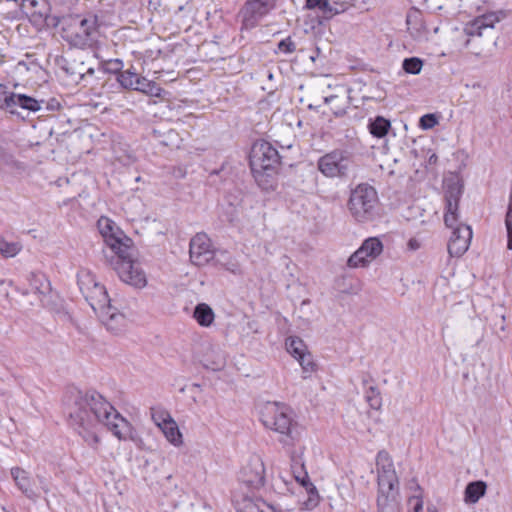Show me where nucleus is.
<instances>
[{
	"label": "nucleus",
	"mask_w": 512,
	"mask_h": 512,
	"mask_svg": "<svg viewBox=\"0 0 512 512\" xmlns=\"http://www.w3.org/2000/svg\"><path fill=\"white\" fill-rule=\"evenodd\" d=\"M71 399L68 424L89 446L95 448L98 445V432L102 426L121 441L135 439V429L131 423L96 390H78Z\"/></svg>",
	"instance_id": "1"
},
{
	"label": "nucleus",
	"mask_w": 512,
	"mask_h": 512,
	"mask_svg": "<svg viewBox=\"0 0 512 512\" xmlns=\"http://www.w3.org/2000/svg\"><path fill=\"white\" fill-rule=\"evenodd\" d=\"M262 424L278 434L284 446H293L299 438L298 424L292 418L291 409L283 403L266 402L260 407Z\"/></svg>",
	"instance_id": "2"
},
{
	"label": "nucleus",
	"mask_w": 512,
	"mask_h": 512,
	"mask_svg": "<svg viewBox=\"0 0 512 512\" xmlns=\"http://www.w3.org/2000/svg\"><path fill=\"white\" fill-rule=\"evenodd\" d=\"M249 163L258 186L263 190L272 188L273 176L281 164L278 150L267 141H258L252 146Z\"/></svg>",
	"instance_id": "3"
},
{
	"label": "nucleus",
	"mask_w": 512,
	"mask_h": 512,
	"mask_svg": "<svg viewBox=\"0 0 512 512\" xmlns=\"http://www.w3.org/2000/svg\"><path fill=\"white\" fill-rule=\"evenodd\" d=\"M70 23L63 29V38L71 46L85 49L90 48L97 41L99 34V17L94 12L70 16Z\"/></svg>",
	"instance_id": "4"
},
{
	"label": "nucleus",
	"mask_w": 512,
	"mask_h": 512,
	"mask_svg": "<svg viewBox=\"0 0 512 512\" xmlns=\"http://www.w3.org/2000/svg\"><path fill=\"white\" fill-rule=\"evenodd\" d=\"M351 216L361 223L374 220L378 216V194L374 187L362 183L351 190L347 203Z\"/></svg>",
	"instance_id": "5"
},
{
	"label": "nucleus",
	"mask_w": 512,
	"mask_h": 512,
	"mask_svg": "<svg viewBox=\"0 0 512 512\" xmlns=\"http://www.w3.org/2000/svg\"><path fill=\"white\" fill-rule=\"evenodd\" d=\"M131 245L124 252L119 251L115 255H108L105 252V261L113 267L119 278L134 287L142 288L146 285V275L140 264L132 259Z\"/></svg>",
	"instance_id": "6"
},
{
	"label": "nucleus",
	"mask_w": 512,
	"mask_h": 512,
	"mask_svg": "<svg viewBox=\"0 0 512 512\" xmlns=\"http://www.w3.org/2000/svg\"><path fill=\"white\" fill-rule=\"evenodd\" d=\"M77 282L82 295L95 313L111 303L106 288L97 282L96 276L92 272L79 271Z\"/></svg>",
	"instance_id": "7"
},
{
	"label": "nucleus",
	"mask_w": 512,
	"mask_h": 512,
	"mask_svg": "<svg viewBox=\"0 0 512 512\" xmlns=\"http://www.w3.org/2000/svg\"><path fill=\"white\" fill-rule=\"evenodd\" d=\"M353 161L348 152L335 149L321 156L317 161L318 170L327 178H347Z\"/></svg>",
	"instance_id": "8"
},
{
	"label": "nucleus",
	"mask_w": 512,
	"mask_h": 512,
	"mask_svg": "<svg viewBox=\"0 0 512 512\" xmlns=\"http://www.w3.org/2000/svg\"><path fill=\"white\" fill-rule=\"evenodd\" d=\"M97 226L107 246V248L103 250L104 256L105 252H107L108 255H115L119 251L125 252L127 247L130 246L129 242H131V240L127 237H122V232L112 220L101 217L97 222Z\"/></svg>",
	"instance_id": "9"
},
{
	"label": "nucleus",
	"mask_w": 512,
	"mask_h": 512,
	"mask_svg": "<svg viewBox=\"0 0 512 512\" xmlns=\"http://www.w3.org/2000/svg\"><path fill=\"white\" fill-rule=\"evenodd\" d=\"M276 0H247L240 9L242 28L251 30L274 9Z\"/></svg>",
	"instance_id": "10"
},
{
	"label": "nucleus",
	"mask_w": 512,
	"mask_h": 512,
	"mask_svg": "<svg viewBox=\"0 0 512 512\" xmlns=\"http://www.w3.org/2000/svg\"><path fill=\"white\" fill-rule=\"evenodd\" d=\"M376 466L378 473V492H398V477L388 452L381 450L377 453Z\"/></svg>",
	"instance_id": "11"
},
{
	"label": "nucleus",
	"mask_w": 512,
	"mask_h": 512,
	"mask_svg": "<svg viewBox=\"0 0 512 512\" xmlns=\"http://www.w3.org/2000/svg\"><path fill=\"white\" fill-rule=\"evenodd\" d=\"M444 189L446 202L444 222L447 227H453L459 217L458 208L463 186L458 179L449 178L444 181Z\"/></svg>",
	"instance_id": "12"
},
{
	"label": "nucleus",
	"mask_w": 512,
	"mask_h": 512,
	"mask_svg": "<svg viewBox=\"0 0 512 512\" xmlns=\"http://www.w3.org/2000/svg\"><path fill=\"white\" fill-rule=\"evenodd\" d=\"M189 255L191 262L196 266H204L214 258L211 241L205 233H197L190 240Z\"/></svg>",
	"instance_id": "13"
},
{
	"label": "nucleus",
	"mask_w": 512,
	"mask_h": 512,
	"mask_svg": "<svg viewBox=\"0 0 512 512\" xmlns=\"http://www.w3.org/2000/svg\"><path fill=\"white\" fill-rule=\"evenodd\" d=\"M450 228L452 229V235L447 245L448 252L451 257H460L469 248L472 229L466 224L458 223V221Z\"/></svg>",
	"instance_id": "14"
},
{
	"label": "nucleus",
	"mask_w": 512,
	"mask_h": 512,
	"mask_svg": "<svg viewBox=\"0 0 512 512\" xmlns=\"http://www.w3.org/2000/svg\"><path fill=\"white\" fill-rule=\"evenodd\" d=\"M265 468L259 458L252 459L239 474V480L248 488L259 489L265 483Z\"/></svg>",
	"instance_id": "15"
},
{
	"label": "nucleus",
	"mask_w": 512,
	"mask_h": 512,
	"mask_svg": "<svg viewBox=\"0 0 512 512\" xmlns=\"http://www.w3.org/2000/svg\"><path fill=\"white\" fill-rule=\"evenodd\" d=\"M6 111L11 114H19L18 108L27 110L29 112H38L42 110V106L46 104V108L49 109V105L44 100H37L26 94L12 93L9 98L4 100Z\"/></svg>",
	"instance_id": "16"
},
{
	"label": "nucleus",
	"mask_w": 512,
	"mask_h": 512,
	"mask_svg": "<svg viewBox=\"0 0 512 512\" xmlns=\"http://www.w3.org/2000/svg\"><path fill=\"white\" fill-rule=\"evenodd\" d=\"M105 325L107 330L112 333H119L125 326V316L111 303L96 313Z\"/></svg>",
	"instance_id": "17"
},
{
	"label": "nucleus",
	"mask_w": 512,
	"mask_h": 512,
	"mask_svg": "<svg viewBox=\"0 0 512 512\" xmlns=\"http://www.w3.org/2000/svg\"><path fill=\"white\" fill-rule=\"evenodd\" d=\"M57 63L66 75L69 83L79 84L84 79L85 70L83 61H77L76 59L70 60L66 57H61Z\"/></svg>",
	"instance_id": "18"
},
{
	"label": "nucleus",
	"mask_w": 512,
	"mask_h": 512,
	"mask_svg": "<svg viewBox=\"0 0 512 512\" xmlns=\"http://www.w3.org/2000/svg\"><path fill=\"white\" fill-rule=\"evenodd\" d=\"M463 31L467 36L465 47L470 49L475 55H480L483 51V47L479 45L478 40L483 36L484 29L480 27L478 19L474 18L472 21L466 23Z\"/></svg>",
	"instance_id": "19"
},
{
	"label": "nucleus",
	"mask_w": 512,
	"mask_h": 512,
	"mask_svg": "<svg viewBox=\"0 0 512 512\" xmlns=\"http://www.w3.org/2000/svg\"><path fill=\"white\" fill-rule=\"evenodd\" d=\"M291 472L293 478L303 486L309 493L316 491L315 486L311 483L308 473L305 469L301 456H291Z\"/></svg>",
	"instance_id": "20"
},
{
	"label": "nucleus",
	"mask_w": 512,
	"mask_h": 512,
	"mask_svg": "<svg viewBox=\"0 0 512 512\" xmlns=\"http://www.w3.org/2000/svg\"><path fill=\"white\" fill-rule=\"evenodd\" d=\"M11 475L15 480L18 488L22 491L23 494H25L28 499L36 502L40 498L39 493L33 489L31 481L28 477V473L25 470L19 467L12 468Z\"/></svg>",
	"instance_id": "21"
},
{
	"label": "nucleus",
	"mask_w": 512,
	"mask_h": 512,
	"mask_svg": "<svg viewBox=\"0 0 512 512\" xmlns=\"http://www.w3.org/2000/svg\"><path fill=\"white\" fill-rule=\"evenodd\" d=\"M152 138L160 145L173 147L178 146L179 134L172 128L164 126L153 127L151 130Z\"/></svg>",
	"instance_id": "22"
},
{
	"label": "nucleus",
	"mask_w": 512,
	"mask_h": 512,
	"mask_svg": "<svg viewBox=\"0 0 512 512\" xmlns=\"http://www.w3.org/2000/svg\"><path fill=\"white\" fill-rule=\"evenodd\" d=\"M398 492H378L377 508L378 512H399V503L397 501Z\"/></svg>",
	"instance_id": "23"
},
{
	"label": "nucleus",
	"mask_w": 512,
	"mask_h": 512,
	"mask_svg": "<svg viewBox=\"0 0 512 512\" xmlns=\"http://www.w3.org/2000/svg\"><path fill=\"white\" fill-rule=\"evenodd\" d=\"M487 485L484 481H473L467 484L464 491V501L468 504H475L486 493Z\"/></svg>",
	"instance_id": "24"
},
{
	"label": "nucleus",
	"mask_w": 512,
	"mask_h": 512,
	"mask_svg": "<svg viewBox=\"0 0 512 512\" xmlns=\"http://www.w3.org/2000/svg\"><path fill=\"white\" fill-rule=\"evenodd\" d=\"M390 128V120L383 116H376L374 118H370L368 121V130L371 135L376 138L385 137Z\"/></svg>",
	"instance_id": "25"
},
{
	"label": "nucleus",
	"mask_w": 512,
	"mask_h": 512,
	"mask_svg": "<svg viewBox=\"0 0 512 512\" xmlns=\"http://www.w3.org/2000/svg\"><path fill=\"white\" fill-rule=\"evenodd\" d=\"M28 282L31 289L38 294L46 295L51 290V285L47 277L40 272H32L28 276Z\"/></svg>",
	"instance_id": "26"
},
{
	"label": "nucleus",
	"mask_w": 512,
	"mask_h": 512,
	"mask_svg": "<svg viewBox=\"0 0 512 512\" xmlns=\"http://www.w3.org/2000/svg\"><path fill=\"white\" fill-rule=\"evenodd\" d=\"M193 317L200 326L209 327L214 321V312L209 305L200 303L196 305Z\"/></svg>",
	"instance_id": "27"
},
{
	"label": "nucleus",
	"mask_w": 512,
	"mask_h": 512,
	"mask_svg": "<svg viewBox=\"0 0 512 512\" xmlns=\"http://www.w3.org/2000/svg\"><path fill=\"white\" fill-rule=\"evenodd\" d=\"M44 0H21V9L32 17H46Z\"/></svg>",
	"instance_id": "28"
},
{
	"label": "nucleus",
	"mask_w": 512,
	"mask_h": 512,
	"mask_svg": "<svg viewBox=\"0 0 512 512\" xmlns=\"http://www.w3.org/2000/svg\"><path fill=\"white\" fill-rule=\"evenodd\" d=\"M160 429L163 432L165 438L171 444H173L174 446H180L182 444V434L174 419L166 422V424L162 426Z\"/></svg>",
	"instance_id": "29"
},
{
	"label": "nucleus",
	"mask_w": 512,
	"mask_h": 512,
	"mask_svg": "<svg viewBox=\"0 0 512 512\" xmlns=\"http://www.w3.org/2000/svg\"><path fill=\"white\" fill-rule=\"evenodd\" d=\"M360 247L362 250H364L365 256H367L370 260H374L383 251V244L376 237H370L364 240Z\"/></svg>",
	"instance_id": "30"
},
{
	"label": "nucleus",
	"mask_w": 512,
	"mask_h": 512,
	"mask_svg": "<svg viewBox=\"0 0 512 512\" xmlns=\"http://www.w3.org/2000/svg\"><path fill=\"white\" fill-rule=\"evenodd\" d=\"M140 77L141 76H139L132 69H127L119 73L117 76V81L124 89L136 90V86L139 84Z\"/></svg>",
	"instance_id": "31"
},
{
	"label": "nucleus",
	"mask_w": 512,
	"mask_h": 512,
	"mask_svg": "<svg viewBox=\"0 0 512 512\" xmlns=\"http://www.w3.org/2000/svg\"><path fill=\"white\" fill-rule=\"evenodd\" d=\"M136 91H140L154 97H161L164 92L157 83L150 81L145 77H140L139 84L136 86Z\"/></svg>",
	"instance_id": "32"
},
{
	"label": "nucleus",
	"mask_w": 512,
	"mask_h": 512,
	"mask_svg": "<svg viewBox=\"0 0 512 512\" xmlns=\"http://www.w3.org/2000/svg\"><path fill=\"white\" fill-rule=\"evenodd\" d=\"M286 350L295 359L301 357L307 352V347L302 339L299 337H289L286 339Z\"/></svg>",
	"instance_id": "33"
},
{
	"label": "nucleus",
	"mask_w": 512,
	"mask_h": 512,
	"mask_svg": "<svg viewBox=\"0 0 512 512\" xmlns=\"http://www.w3.org/2000/svg\"><path fill=\"white\" fill-rule=\"evenodd\" d=\"M242 512H272V506L262 499H244Z\"/></svg>",
	"instance_id": "34"
},
{
	"label": "nucleus",
	"mask_w": 512,
	"mask_h": 512,
	"mask_svg": "<svg viewBox=\"0 0 512 512\" xmlns=\"http://www.w3.org/2000/svg\"><path fill=\"white\" fill-rule=\"evenodd\" d=\"M504 11L489 12L476 17L480 23V27L486 30L488 28H494L495 24L500 22L505 17Z\"/></svg>",
	"instance_id": "35"
},
{
	"label": "nucleus",
	"mask_w": 512,
	"mask_h": 512,
	"mask_svg": "<svg viewBox=\"0 0 512 512\" xmlns=\"http://www.w3.org/2000/svg\"><path fill=\"white\" fill-rule=\"evenodd\" d=\"M328 19L347 11L354 5V0H328Z\"/></svg>",
	"instance_id": "36"
},
{
	"label": "nucleus",
	"mask_w": 512,
	"mask_h": 512,
	"mask_svg": "<svg viewBox=\"0 0 512 512\" xmlns=\"http://www.w3.org/2000/svg\"><path fill=\"white\" fill-rule=\"evenodd\" d=\"M372 260H370L364 254V250L359 247L347 260V266L350 268H358L367 266Z\"/></svg>",
	"instance_id": "37"
},
{
	"label": "nucleus",
	"mask_w": 512,
	"mask_h": 512,
	"mask_svg": "<svg viewBox=\"0 0 512 512\" xmlns=\"http://www.w3.org/2000/svg\"><path fill=\"white\" fill-rule=\"evenodd\" d=\"M365 399L368 405L374 410H379L382 406L381 393L379 389L375 386H370L366 390Z\"/></svg>",
	"instance_id": "38"
},
{
	"label": "nucleus",
	"mask_w": 512,
	"mask_h": 512,
	"mask_svg": "<svg viewBox=\"0 0 512 512\" xmlns=\"http://www.w3.org/2000/svg\"><path fill=\"white\" fill-rule=\"evenodd\" d=\"M406 23L412 35L420 36L421 31L424 29V23L419 13L416 12L413 15H407Z\"/></svg>",
	"instance_id": "39"
},
{
	"label": "nucleus",
	"mask_w": 512,
	"mask_h": 512,
	"mask_svg": "<svg viewBox=\"0 0 512 512\" xmlns=\"http://www.w3.org/2000/svg\"><path fill=\"white\" fill-rule=\"evenodd\" d=\"M423 62L420 58L411 57L404 59L402 68L406 73L417 75L421 72Z\"/></svg>",
	"instance_id": "40"
},
{
	"label": "nucleus",
	"mask_w": 512,
	"mask_h": 512,
	"mask_svg": "<svg viewBox=\"0 0 512 512\" xmlns=\"http://www.w3.org/2000/svg\"><path fill=\"white\" fill-rule=\"evenodd\" d=\"M21 250V247L16 242H8L0 237V253L5 257H14Z\"/></svg>",
	"instance_id": "41"
},
{
	"label": "nucleus",
	"mask_w": 512,
	"mask_h": 512,
	"mask_svg": "<svg viewBox=\"0 0 512 512\" xmlns=\"http://www.w3.org/2000/svg\"><path fill=\"white\" fill-rule=\"evenodd\" d=\"M151 417L153 422L161 428L166 422L173 420L170 413L161 408H151Z\"/></svg>",
	"instance_id": "42"
},
{
	"label": "nucleus",
	"mask_w": 512,
	"mask_h": 512,
	"mask_svg": "<svg viewBox=\"0 0 512 512\" xmlns=\"http://www.w3.org/2000/svg\"><path fill=\"white\" fill-rule=\"evenodd\" d=\"M0 168L21 169L22 164L6 151L0 159Z\"/></svg>",
	"instance_id": "43"
},
{
	"label": "nucleus",
	"mask_w": 512,
	"mask_h": 512,
	"mask_svg": "<svg viewBox=\"0 0 512 512\" xmlns=\"http://www.w3.org/2000/svg\"><path fill=\"white\" fill-rule=\"evenodd\" d=\"M306 7L308 9H320L322 11L323 17L328 19V0H306Z\"/></svg>",
	"instance_id": "44"
},
{
	"label": "nucleus",
	"mask_w": 512,
	"mask_h": 512,
	"mask_svg": "<svg viewBox=\"0 0 512 512\" xmlns=\"http://www.w3.org/2000/svg\"><path fill=\"white\" fill-rule=\"evenodd\" d=\"M438 124V119L435 114H425L419 120V126L423 130H429Z\"/></svg>",
	"instance_id": "45"
},
{
	"label": "nucleus",
	"mask_w": 512,
	"mask_h": 512,
	"mask_svg": "<svg viewBox=\"0 0 512 512\" xmlns=\"http://www.w3.org/2000/svg\"><path fill=\"white\" fill-rule=\"evenodd\" d=\"M304 372L310 373L315 370V363L312 360V356L309 352H306L301 357L297 358Z\"/></svg>",
	"instance_id": "46"
},
{
	"label": "nucleus",
	"mask_w": 512,
	"mask_h": 512,
	"mask_svg": "<svg viewBox=\"0 0 512 512\" xmlns=\"http://www.w3.org/2000/svg\"><path fill=\"white\" fill-rule=\"evenodd\" d=\"M278 50L284 54H291L295 52L296 44L289 36L278 43Z\"/></svg>",
	"instance_id": "47"
},
{
	"label": "nucleus",
	"mask_w": 512,
	"mask_h": 512,
	"mask_svg": "<svg viewBox=\"0 0 512 512\" xmlns=\"http://www.w3.org/2000/svg\"><path fill=\"white\" fill-rule=\"evenodd\" d=\"M123 69V61L120 59H111L105 63V71L119 75Z\"/></svg>",
	"instance_id": "48"
},
{
	"label": "nucleus",
	"mask_w": 512,
	"mask_h": 512,
	"mask_svg": "<svg viewBox=\"0 0 512 512\" xmlns=\"http://www.w3.org/2000/svg\"><path fill=\"white\" fill-rule=\"evenodd\" d=\"M13 92H9L7 90V86L4 85V84H0V109L2 110H5L6 111V106H5V102L4 100H6V98L8 99L9 96L12 94Z\"/></svg>",
	"instance_id": "49"
},
{
	"label": "nucleus",
	"mask_w": 512,
	"mask_h": 512,
	"mask_svg": "<svg viewBox=\"0 0 512 512\" xmlns=\"http://www.w3.org/2000/svg\"><path fill=\"white\" fill-rule=\"evenodd\" d=\"M37 478H38L41 490L46 495L49 494L52 491V485H51L50 481H48L45 477H42V476H38Z\"/></svg>",
	"instance_id": "50"
},
{
	"label": "nucleus",
	"mask_w": 512,
	"mask_h": 512,
	"mask_svg": "<svg viewBox=\"0 0 512 512\" xmlns=\"http://www.w3.org/2000/svg\"><path fill=\"white\" fill-rule=\"evenodd\" d=\"M419 242L416 239H410L408 242V247L411 250H417L419 248Z\"/></svg>",
	"instance_id": "51"
},
{
	"label": "nucleus",
	"mask_w": 512,
	"mask_h": 512,
	"mask_svg": "<svg viewBox=\"0 0 512 512\" xmlns=\"http://www.w3.org/2000/svg\"><path fill=\"white\" fill-rule=\"evenodd\" d=\"M423 509L422 502H417L414 506V512H421Z\"/></svg>",
	"instance_id": "52"
},
{
	"label": "nucleus",
	"mask_w": 512,
	"mask_h": 512,
	"mask_svg": "<svg viewBox=\"0 0 512 512\" xmlns=\"http://www.w3.org/2000/svg\"><path fill=\"white\" fill-rule=\"evenodd\" d=\"M84 70H85V76L87 74H89V75H93L94 74V69L92 67H86L85 64H84Z\"/></svg>",
	"instance_id": "53"
},
{
	"label": "nucleus",
	"mask_w": 512,
	"mask_h": 512,
	"mask_svg": "<svg viewBox=\"0 0 512 512\" xmlns=\"http://www.w3.org/2000/svg\"><path fill=\"white\" fill-rule=\"evenodd\" d=\"M315 52H316V55H311V56H310V59H311V61H312V62H315L316 57L319 55V53H320L319 48H316V51H315Z\"/></svg>",
	"instance_id": "54"
},
{
	"label": "nucleus",
	"mask_w": 512,
	"mask_h": 512,
	"mask_svg": "<svg viewBox=\"0 0 512 512\" xmlns=\"http://www.w3.org/2000/svg\"><path fill=\"white\" fill-rule=\"evenodd\" d=\"M436 161H437V156L435 154H432L429 157V163H436Z\"/></svg>",
	"instance_id": "55"
},
{
	"label": "nucleus",
	"mask_w": 512,
	"mask_h": 512,
	"mask_svg": "<svg viewBox=\"0 0 512 512\" xmlns=\"http://www.w3.org/2000/svg\"><path fill=\"white\" fill-rule=\"evenodd\" d=\"M428 512H437V511H436V509H435V508H433V509H430V508H429V509H428Z\"/></svg>",
	"instance_id": "56"
},
{
	"label": "nucleus",
	"mask_w": 512,
	"mask_h": 512,
	"mask_svg": "<svg viewBox=\"0 0 512 512\" xmlns=\"http://www.w3.org/2000/svg\"><path fill=\"white\" fill-rule=\"evenodd\" d=\"M279 478L282 480V482L286 483V481L283 477L279 476Z\"/></svg>",
	"instance_id": "57"
},
{
	"label": "nucleus",
	"mask_w": 512,
	"mask_h": 512,
	"mask_svg": "<svg viewBox=\"0 0 512 512\" xmlns=\"http://www.w3.org/2000/svg\"><path fill=\"white\" fill-rule=\"evenodd\" d=\"M0 512H6L4 508L0 507Z\"/></svg>",
	"instance_id": "58"
}]
</instances>
